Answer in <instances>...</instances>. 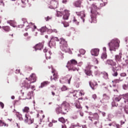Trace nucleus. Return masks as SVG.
<instances>
[{
    "label": "nucleus",
    "mask_w": 128,
    "mask_h": 128,
    "mask_svg": "<svg viewBox=\"0 0 128 128\" xmlns=\"http://www.w3.org/2000/svg\"><path fill=\"white\" fill-rule=\"evenodd\" d=\"M56 42H60V48L62 52H68V54H72L70 48H68V43L64 38H60L59 40L57 37L52 36L49 42V46L52 48V46H55Z\"/></svg>",
    "instance_id": "1"
},
{
    "label": "nucleus",
    "mask_w": 128,
    "mask_h": 128,
    "mask_svg": "<svg viewBox=\"0 0 128 128\" xmlns=\"http://www.w3.org/2000/svg\"><path fill=\"white\" fill-rule=\"evenodd\" d=\"M36 74H32V75L29 77V80H24L22 84V90H21V92L22 96H24V91L28 90L29 88H30V84L36 82Z\"/></svg>",
    "instance_id": "2"
},
{
    "label": "nucleus",
    "mask_w": 128,
    "mask_h": 128,
    "mask_svg": "<svg viewBox=\"0 0 128 128\" xmlns=\"http://www.w3.org/2000/svg\"><path fill=\"white\" fill-rule=\"evenodd\" d=\"M90 10L91 12V14L90 15V20H89L91 24H92V22L96 24V16L98 14L99 16L100 14V13L98 12V6L96 4H92L91 8H90Z\"/></svg>",
    "instance_id": "3"
},
{
    "label": "nucleus",
    "mask_w": 128,
    "mask_h": 128,
    "mask_svg": "<svg viewBox=\"0 0 128 128\" xmlns=\"http://www.w3.org/2000/svg\"><path fill=\"white\" fill-rule=\"evenodd\" d=\"M68 108H70V104L64 101L56 108V112L58 114H66L68 112Z\"/></svg>",
    "instance_id": "4"
},
{
    "label": "nucleus",
    "mask_w": 128,
    "mask_h": 128,
    "mask_svg": "<svg viewBox=\"0 0 128 128\" xmlns=\"http://www.w3.org/2000/svg\"><path fill=\"white\" fill-rule=\"evenodd\" d=\"M120 41L118 38H114L108 44L110 50V52H116L120 48Z\"/></svg>",
    "instance_id": "5"
},
{
    "label": "nucleus",
    "mask_w": 128,
    "mask_h": 128,
    "mask_svg": "<svg viewBox=\"0 0 128 128\" xmlns=\"http://www.w3.org/2000/svg\"><path fill=\"white\" fill-rule=\"evenodd\" d=\"M76 64H78V62L75 60H72L68 62L66 67L68 68V70H73V72L77 70V72H78L80 69L75 67Z\"/></svg>",
    "instance_id": "6"
},
{
    "label": "nucleus",
    "mask_w": 128,
    "mask_h": 128,
    "mask_svg": "<svg viewBox=\"0 0 128 128\" xmlns=\"http://www.w3.org/2000/svg\"><path fill=\"white\" fill-rule=\"evenodd\" d=\"M22 22L24 24H20L18 26V28H22L24 26H26V28H25V30H28L30 28H34V30L36 28V26H34V24H32V22H30L28 24V22L26 21V19L23 18H22Z\"/></svg>",
    "instance_id": "7"
},
{
    "label": "nucleus",
    "mask_w": 128,
    "mask_h": 128,
    "mask_svg": "<svg viewBox=\"0 0 128 128\" xmlns=\"http://www.w3.org/2000/svg\"><path fill=\"white\" fill-rule=\"evenodd\" d=\"M106 64L110 68H112V70H118L120 68L119 66H116V62L112 59L107 60L106 62Z\"/></svg>",
    "instance_id": "8"
},
{
    "label": "nucleus",
    "mask_w": 128,
    "mask_h": 128,
    "mask_svg": "<svg viewBox=\"0 0 128 128\" xmlns=\"http://www.w3.org/2000/svg\"><path fill=\"white\" fill-rule=\"evenodd\" d=\"M122 98L124 102V103L128 104V93L117 96L114 98V100L116 102H120Z\"/></svg>",
    "instance_id": "9"
},
{
    "label": "nucleus",
    "mask_w": 128,
    "mask_h": 128,
    "mask_svg": "<svg viewBox=\"0 0 128 128\" xmlns=\"http://www.w3.org/2000/svg\"><path fill=\"white\" fill-rule=\"evenodd\" d=\"M94 116H88V118L89 120H90L92 122L94 120H96L94 122V124H100V116L98 113H94Z\"/></svg>",
    "instance_id": "10"
},
{
    "label": "nucleus",
    "mask_w": 128,
    "mask_h": 128,
    "mask_svg": "<svg viewBox=\"0 0 128 128\" xmlns=\"http://www.w3.org/2000/svg\"><path fill=\"white\" fill-rule=\"evenodd\" d=\"M58 6V2L56 0H52L50 2V6H49L48 8L54 9L56 8Z\"/></svg>",
    "instance_id": "11"
},
{
    "label": "nucleus",
    "mask_w": 128,
    "mask_h": 128,
    "mask_svg": "<svg viewBox=\"0 0 128 128\" xmlns=\"http://www.w3.org/2000/svg\"><path fill=\"white\" fill-rule=\"evenodd\" d=\"M77 16H80V20L82 22H84V18H86V14H84V11H82L80 12H76Z\"/></svg>",
    "instance_id": "12"
},
{
    "label": "nucleus",
    "mask_w": 128,
    "mask_h": 128,
    "mask_svg": "<svg viewBox=\"0 0 128 128\" xmlns=\"http://www.w3.org/2000/svg\"><path fill=\"white\" fill-rule=\"evenodd\" d=\"M24 122L28 124H32L34 123V119L30 118V116L28 115H25Z\"/></svg>",
    "instance_id": "13"
},
{
    "label": "nucleus",
    "mask_w": 128,
    "mask_h": 128,
    "mask_svg": "<svg viewBox=\"0 0 128 128\" xmlns=\"http://www.w3.org/2000/svg\"><path fill=\"white\" fill-rule=\"evenodd\" d=\"M100 54V49L98 48H94L91 50L92 56H98Z\"/></svg>",
    "instance_id": "14"
},
{
    "label": "nucleus",
    "mask_w": 128,
    "mask_h": 128,
    "mask_svg": "<svg viewBox=\"0 0 128 128\" xmlns=\"http://www.w3.org/2000/svg\"><path fill=\"white\" fill-rule=\"evenodd\" d=\"M43 48H44V44L42 43H39L38 44H36V46L34 47V48L36 52V50H41Z\"/></svg>",
    "instance_id": "15"
},
{
    "label": "nucleus",
    "mask_w": 128,
    "mask_h": 128,
    "mask_svg": "<svg viewBox=\"0 0 128 128\" xmlns=\"http://www.w3.org/2000/svg\"><path fill=\"white\" fill-rule=\"evenodd\" d=\"M110 100V96L104 94H103L102 100H100V102H102V104H106V100Z\"/></svg>",
    "instance_id": "16"
},
{
    "label": "nucleus",
    "mask_w": 128,
    "mask_h": 128,
    "mask_svg": "<svg viewBox=\"0 0 128 128\" xmlns=\"http://www.w3.org/2000/svg\"><path fill=\"white\" fill-rule=\"evenodd\" d=\"M89 84L90 86V88H92V90H96V88L98 87V83H96V82H89Z\"/></svg>",
    "instance_id": "17"
},
{
    "label": "nucleus",
    "mask_w": 128,
    "mask_h": 128,
    "mask_svg": "<svg viewBox=\"0 0 128 128\" xmlns=\"http://www.w3.org/2000/svg\"><path fill=\"white\" fill-rule=\"evenodd\" d=\"M85 74L86 76H92V70H90V66H88L85 70Z\"/></svg>",
    "instance_id": "18"
},
{
    "label": "nucleus",
    "mask_w": 128,
    "mask_h": 128,
    "mask_svg": "<svg viewBox=\"0 0 128 128\" xmlns=\"http://www.w3.org/2000/svg\"><path fill=\"white\" fill-rule=\"evenodd\" d=\"M68 16H70V12L68 10L64 11V15L63 16L64 20H68Z\"/></svg>",
    "instance_id": "19"
},
{
    "label": "nucleus",
    "mask_w": 128,
    "mask_h": 128,
    "mask_svg": "<svg viewBox=\"0 0 128 128\" xmlns=\"http://www.w3.org/2000/svg\"><path fill=\"white\" fill-rule=\"evenodd\" d=\"M52 74H54L53 76H54V78H53V80H58V72H56V70L53 69L52 68Z\"/></svg>",
    "instance_id": "20"
},
{
    "label": "nucleus",
    "mask_w": 128,
    "mask_h": 128,
    "mask_svg": "<svg viewBox=\"0 0 128 128\" xmlns=\"http://www.w3.org/2000/svg\"><path fill=\"white\" fill-rule=\"evenodd\" d=\"M72 76L67 75L65 76L64 80H66V82H68L69 84H70V80H72Z\"/></svg>",
    "instance_id": "21"
},
{
    "label": "nucleus",
    "mask_w": 128,
    "mask_h": 128,
    "mask_svg": "<svg viewBox=\"0 0 128 128\" xmlns=\"http://www.w3.org/2000/svg\"><path fill=\"white\" fill-rule=\"evenodd\" d=\"M48 28L46 26H43L40 30L42 35L44 34V32H48Z\"/></svg>",
    "instance_id": "22"
},
{
    "label": "nucleus",
    "mask_w": 128,
    "mask_h": 128,
    "mask_svg": "<svg viewBox=\"0 0 128 128\" xmlns=\"http://www.w3.org/2000/svg\"><path fill=\"white\" fill-rule=\"evenodd\" d=\"M74 104L75 105L76 108L78 110H82V107L80 106V103L79 101H76Z\"/></svg>",
    "instance_id": "23"
},
{
    "label": "nucleus",
    "mask_w": 128,
    "mask_h": 128,
    "mask_svg": "<svg viewBox=\"0 0 128 128\" xmlns=\"http://www.w3.org/2000/svg\"><path fill=\"white\" fill-rule=\"evenodd\" d=\"M122 53H119L118 54L115 56V60L116 62H120L122 59Z\"/></svg>",
    "instance_id": "24"
},
{
    "label": "nucleus",
    "mask_w": 128,
    "mask_h": 128,
    "mask_svg": "<svg viewBox=\"0 0 128 128\" xmlns=\"http://www.w3.org/2000/svg\"><path fill=\"white\" fill-rule=\"evenodd\" d=\"M34 92H29L27 94V96L24 100H32V96Z\"/></svg>",
    "instance_id": "25"
},
{
    "label": "nucleus",
    "mask_w": 128,
    "mask_h": 128,
    "mask_svg": "<svg viewBox=\"0 0 128 128\" xmlns=\"http://www.w3.org/2000/svg\"><path fill=\"white\" fill-rule=\"evenodd\" d=\"M50 82L48 81L46 82H44L41 84L40 86H39L40 88H44V86H48Z\"/></svg>",
    "instance_id": "26"
},
{
    "label": "nucleus",
    "mask_w": 128,
    "mask_h": 128,
    "mask_svg": "<svg viewBox=\"0 0 128 128\" xmlns=\"http://www.w3.org/2000/svg\"><path fill=\"white\" fill-rule=\"evenodd\" d=\"M2 28H3L4 30V32H8L10 30V26H3L2 27Z\"/></svg>",
    "instance_id": "27"
},
{
    "label": "nucleus",
    "mask_w": 128,
    "mask_h": 128,
    "mask_svg": "<svg viewBox=\"0 0 128 128\" xmlns=\"http://www.w3.org/2000/svg\"><path fill=\"white\" fill-rule=\"evenodd\" d=\"M123 80V79L119 78L118 79H115L114 81H112V82H115V84H118L120 82H122Z\"/></svg>",
    "instance_id": "28"
},
{
    "label": "nucleus",
    "mask_w": 128,
    "mask_h": 128,
    "mask_svg": "<svg viewBox=\"0 0 128 128\" xmlns=\"http://www.w3.org/2000/svg\"><path fill=\"white\" fill-rule=\"evenodd\" d=\"M102 76L104 80H108V74L107 72H104Z\"/></svg>",
    "instance_id": "29"
},
{
    "label": "nucleus",
    "mask_w": 128,
    "mask_h": 128,
    "mask_svg": "<svg viewBox=\"0 0 128 128\" xmlns=\"http://www.w3.org/2000/svg\"><path fill=\"white\" fill-rule=\"evenodd\" d=\"M46 60L50 58V56H52V53L50 52V51H48V52H47V53L46 54Z\"/></svg>",
    "instance_id": "30"
},
{
    "label": "nucleus",
    "mask_w": 128,
    "mask_h": 128,
    "mask_svg": "<svg viewBox=\"0 0 128 128\" xmlns=\"http://www.w3.org/2000/svg\"><path fill=\"white\" fill-rule=\"evenodd\" d=\"M81 2L80 0H78L75 2L74 6L76 8H79V6H80Z\"/></svg>",
    "instance_id": "31"
},
{
    "label": "nucleus",
    "mask_w": 128,
    "mask_h": 128,
    "mask_svg": "<svg viewBox=\"0 0 128 128\" xmlns=\"http://www.w3.org/2000/svg\"><path fill=\"white\" fill-rule=\"evenodd\" d=\"M112 126L116 128H120V124H116V122H112Z\"/></svg>",
    "instance_id": "32"
},
{
    "label": "nucleus",
    "mask_w": 128,
    "mask_h": 128,
    "mask_svg": "<svg viewBox=\"0 0 128 128\" xmlns=\"http://www.w3.org/2000/svg\"><path fill=\"white\" fill-rule=\"evenodd\" d=\"M74 24H75L76 26H79L80 25V22L76 20V18H74L73 20H72Z\"/></svg>",
    "instance_id": "33"
},
{
    "label": "nucleus",
    "mask_w": 128,
    "mask_h": 128,
    "mask_svg": "<svg viewBox=\"0 0 128 128\" xmlns=\"http://www.w3.org/2000/svg\"><path fill=\"white\" fill-rule=\"evenodd\" d=\"M106 52H103L101 56V58H102V60H106Z\"/></svg>",
    "instance_id": "34"
},
{
    "label": "nucleus",
    "mask_w": 128,
    "mask_h": 128,
    "mask_svg": "<svg viewBox=\"0 0 128 128\" xmlns=\"http://www.w3.org/2000/svg\"><path fill=\"white\" fill-rule=\"evenodd\" d=\"M8 126V124H4L2 120H0V126Z\"/></svg>",
    "instance_id": "35"
},
{
    "label": "nucleus",
    "mask_w": 128,
    "mask_h": 128,
    "mask_svg": "<svg viewBox=\"0 0 128 128\" xmlns=\"http://www.w3.org/2000/svg\"><path fill=\"white\" fill-rule=\"evenodd\" d=\"M17 118H18L19 120H23L24 119L22 118V114H20V113H18L17 114Z\"/></svg>",
    "instance_id": "36"
},
{
    "label": "nucleus",
    "mask_w": 128,
    "mask_h": 128,
    "mask_svg": "<svg viewBox=\"0 0 128 128\" xmlns=\"http://www.w3.org/2000/svg\"><path fill=\"white\" fill-rule=\"evenodd\" d=\"M28 110H30V108L28 106L25 107L22 110V111H23L24 112H28Z\"/></svg>",
    "instance_id": "37"
},
{
    "label": "nucleus",
    "mask_w": 128,
    "mask_h": 128,
    "mask_svg": "<svg viewBox=\"0 0 128 128\" xmlns=\"http://www.w3.org/2000/svg\"><path fill=\"white\" fill-rule=\"evenodd\" d=\"M59 122H62V124H64L66 122V120L64 118H60L58 119Z\"/></svg>",
    "instance_id": "38"
},
{
    "label": "nucleus",
    "mask_w": 128,
    "mask_h": 128,
    "mask_svg": "<svg viewBox=\"0 0 128 128\" xmlns=\"http://www.w3.org/2000/svg\"><path fill=\"white\" fill-rule=\"evenodd\" d=\"M56 16L58 17L62 16V12L60 11L57 12Z\"/></svg>",
    "instance_id": "39"
},
{
    "label": "nucleus",
    "mask_w": 128,
    "mask_h": 128,
    "mask_svg": "<svg viewBox=\"0 0 128 128\" xmlns=\"http://www.w3.org/2000/svg\"><path fill=\"white\" fill-rule=\"evenodd\" d=\"M79 52H80V53L82 56H84V54H86V50H84V49L80 50Z\"/></svg>",
    "instance_id": "40"
},
{
    "label": "nucleus",
    "mask_w": 128,
    "mask_h": 128,
    "mask_svg": "<svg viewBox=\"0 0 128 128\" xmlns=\"http://www.w3.org/2000/svg\"><path fill=\"white\" fill-rule=\"evenodd\" d=\"M44 20L46 22H48L50 20H52V16H47L44 18Z\"/></svg>",
    "instance_id": "41"
},
{
    "label": "nucleus",
    "mask_w": 128,
    "mask_h": 128,
    "mask_svg": "<svg viewBox=\"0 0 128 128\" xmlns=\"http://www.w3.org/2000/svg\"><path fill=\"white\" fill-rule=\"evenodd\" d=\"M94 74L96 76H100V72L98 70H96L94 71Z\"/></svg>",
    "instance_id": "42"
},
{
    "label": "nucleus",
    "mask_w": 128,
    "mask_h": 128,
    "mask_svg": "<svg viewBox=\"0 0 128 128\" xmlns=\"http://www.w3.org/2000/svg\"><path fill=\"white\" fill-rule=\"evenodd\" d=\"M61 90L62 92H64V90H68V88L66 86H64L62 88Z\"/></svg>",
    "instance_id": "43"
},
{
    "label": "nucleus",
    "mask_w": 128,
    "mask_h": 128,
    "mask_svg": "<svg viewBox=\"0 0 128 128\" xmlns=\"http://www.w3.org/2000/svg\"><path fill=\"white\" fill-rule=\"evenodd\" d=\"M93 62H94V64H98V59L94 58L93 60Z\"/></svg>",
    "instance_id": "44"
},
{
    "label": "nucleus",
    "mask_w": 128,
    "mask_h": 128,
    "mask_svg": "<svg viewBox=\"0 0 128 128\" xmlns=\"http://www.w3.org/2000/svg\"><path fill=\"white\" fill-rule=\"evenodd\" d=\"M22 2L24 4H26L28 2V0H22Z\"/></svg>",
    "instance_id": "45"
},
{
    "label": "nucleus",
    "mask_w": 128,
    "mask_h": 128,
    "mask_svg": "<svg viewBox=\"0 0 128 128\" xmlns=\"http://www.w3.org/2000/svg\"><path fill=\"white\" fill-rule=\"evenodd\" d=\"M125 112L128 114V106H126L124 108Z\"/></svg>",
    "instance_id": "46"
},
{
    "label": "nucleus",
    "mask_w": 128,
    "mask_h": 128,
    "mask_svg": "<svg viewBox=\"0 0 128 128\" xmlns=\"http://www.w3.org/2000/svg\"><path fill=\"white\" fill-rule=\"evenodd\" d=\"M48 32H57L56 30H48Z\"/></svg>",
    "instance_id": "47"
},
{
    "label": "nucleus",
    "mask_w": 128,
    "mask_h": 128,
    "mask_svg": "<svg viewBox=\"0 0 128 128\" xmlns=\"http://www.w3.org/2000/svg\"><path fill=\"white\" fill-rule=\"evenodd\" d=\"M113 72H114L113 74H112V75L113 76H118V72H114V70H113Z\"/></svg>",
    "instance_id": "48"
},
{
    "label": "nucleus",
    "mask_w": 128,
    "mask_h": 128,
    "mask_svg": "<svg viewBox=\"0 0 128 128\" xmlns=\"http://www.w3.org/2000/svg\"><path fill=\"white\" fill-rule=\"evenodd\" d=\"M62 24H63L64 28H68V26H69L68 22H64V23H62Z\"/></svg>",
    "instance_id": "49"
},
{
    "label": "nucleus",
    "mask_w": 128,
    "mask_h": 128,
    "mask_svg": "<svg viewBox=\"0 0 128 128\" xmlns=\"http://www.w3.org/2000/svg\"><path fill=\"white\" fill-rule=\"evenodd\" d=\"M120 76H126V73L122 72L120 74Z\"/></svg>",
    "instance_id": "50"
},
{
    "label": "nucleus",
    "mask_w": 128,
    "mask_h": 128,
    "mask_svg": "<svg viewBox=\"0 0 128 128\" xmlns=\"http://www.w3.org/2000/svg\"><path fill=\"white\" fill-rule=\"evenodd\" d=\"M79 94L80 96H84V92L83 90H80V92H79Z\"/></svg>",
    "instance_id": "51"
},
{
    "label": "nucleus",
    "mask_w": 128,
    "mask_h": 128,
    "mask_svg": "<svg viewBox=\"0 0 128 128\" xmlns=\"http://www.w3.org/2000/svg\"><path fill=\"white\" fill-rule=\"evenodd\" d=\"M0 6H4V4L2 2V0H0Z\"/></svg>",
    "instance_id": "52"
},
{
    "label": "nucleus",
    "mask_w": 128,
    "mask_h": 128,
    "mask_svg": "<svg viewBox=\"0 0 128 128\" xmlns=\"http://www.w3.org/2000/svg\"><path fill=\"white\" fill-rule=\"evenodd\" d=\"M86 114H88L89 116H94V114H92V112H88V111H86Z\"/></svg>",
    "instance_id": "53"
},
{
    "label": "nucleus",
    "mask_w": 128,
    "mask_h": 128,
    "mask_svg": "<svg viewBox=\"0 0 128 128\" xmlns=\"http://www.w3.org/2000/svg\"><path fill=\"white\" fill-rule=\"evenodd\" d=\"M0 106L2 107V108H4V104L2 102H0Z\"/></svg>",
    "instance_id": "54"
},
{
    "label": "nucleus",
    "mask_w": 128,
    "mask_h": 128,
    "mask_svg": "<svg viewBox=\"0 0 128 128\" xmlns=\"http://www.w3.org/2000/svg\"><path fill=\"white\" fill-rule=\"evenodd\" d=\"M92 98H94V100H96L97 96H96V94H94L92 96Z\"/></svg>",
    "instance_id": "55"
},
{
    "label": "nucleus",
    "mask_w": 128,
    "mask_h": 128,
    "mask_svg": "<svg viewBox=\"0 0 128 128\" xmlns=\"http://www.w3.org/2000/svg\"><path fill=\"white\" fill-rule=\"evenodd\" d=\"M76 125H74V124H72L70 126V128H74L76 127Z\"/></svg>",
    "instance_id": "56"
},
{
    "label": "nucleus",
    "mask_w": 128,
    "mask_h": 128,
    "mask_svg": "<svg viewBox=\"0 0 128 128\" xmlns=\"http://www.w3.org/2000/svg\"><path fill=\"white\" fill-rule=\"evenodd\" d=\"M72 118H73V120H76V118H78V116H73L72 117Z\"/></svg>",
    "instance_id": "57"
},
{
    "label": "nucleus",
    "mask_w": 128,
    "mask_h": 128,
    "mask_svg": "<svg viewBox=\"0 0 128 128\" xmlns=\"http://www.w3.org/2000/svg\"><path fill=\"white\" fill-rule=\"evenodd\" d=\"M24 36H28V33L26 32L24 34Z\"/></svg>",
    "instance_id": "58"
},
{
    "label": "nucleus",
    "mask_w": 128,
    "mask_h": 128,
    "mask_svg": "<svg viewBox=\"0 0 128 128\" xmlns=\"http://www.w3.org/2000/svg\"><path fill=\"white\" fill-rule=\"evenodd\" d=\"M48 126L50 128L52 126V122H50L49 124H48Z\"/></svg>",
    "instance_id": "59"
},
{
    "label": "nucleus",
    "mask_w": 128,
    "mask_h": 128,
    "mask_svg": "<svg viewBox=\"0 0 128 128\" xmlns=\"http://www.w3.org/2000/svg\"><path fill=\"white\" fill-rule=\"evenodd\" d=\"M60 58H64V54L61 53Z\"/></svg>",
    "instance_id": "60"
},
{
    "label": "nucleus",
    "mask_w": 128,
    "mask_h": 128,
    "mask_svg": "<svg viewBox=\"0 0 128 128\" xmlns=\"http://www.w3.org/2000/svg\"><path fill=\"white\" fill-rule=\"evenodd\" d=\"M82 128H88L86 125H82Z\"/></svg>",
    "instance_id": "61"
},
{
    "label": "nucleus",
    "mask_w": 128,
    "mask_h": 128,
    "mask_svg": "<svg viewBox=\"0 0 128 128\" xmlns=\"http://www.w3.org/2000/svg\"><path fill=\"white\" fill-rule=\"evenodd\" d=\"M16 74H20V70H16Z\"/></svg>",
    "instance_id": "62"
},
{
    "label": "nucleus",
    "mask_w": 128,
    "mask_h": 128,
    "mask_svg": "<svg viewBox=\"0 0 128 128\" xmlns=\"http://www.w3.org/2000/svg\"><path fill=\"white\" fill-rule=\"evenodd\" d=\"M125 42L126 43L128 42V37H127L125 38Z\"/></svg>",
    "instance_id": "63"
},
{
    "label": "nucleus",
    "mask_w": 128,
    "mask_h": 128,
    "mask_svg": "<svg viewBox=\"0 0 128 128\" xmlns=\"http://www.w3.org/2000/svg\"><path fill=\"white\" fill-rule=\"evenodd\" d=\"M80 116H84V113L82 112H80Z\"/></svg>",
    "instance_id": "64"
}]
</instances>
